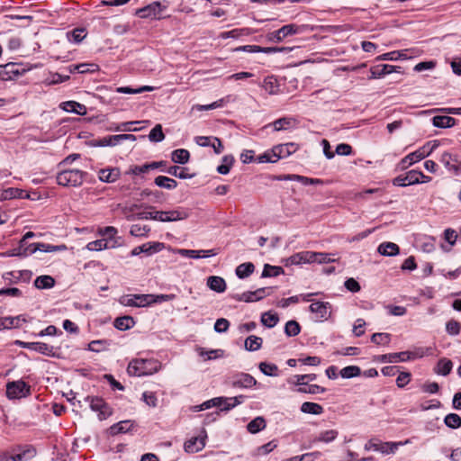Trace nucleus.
Listing matches in <instances>:
<instances>
[{
    "mask_svg": "<svg viewBox=\"0 0 461 461\" xmlns=\"http://www.w3.org/2000/svg\"><path fill=\"white\" fill-rule=\"evenodd\" d=\"M161 367V363L157 359L136 358L129 363L127 373L131 376L151 375L158 372Z\"/></svg>",
    "mask_w": 461,
    "mask_h": 461,
    "instance_id": "f257e3e1",
    "label": "nucleus"
},
{
    "mask_svg": "<svg viewBox=\"0 0 461 461\" xmlns=\"http://www.w3.org/2000/svg\"><path fill=\"white\" fill-rule=\"evenodd\" d=\"M85 177V172L79 169L63 170L57 175V183L63 186H78Z\"/></svg>",
    "mask_w": 461,
    "mask_h": 461,
    "instance_id": "f03ea898",
    "label": "nucleus"
},
{
    "mask_svg": "<svg viewBox=\"0 0 461 461\" xmlns=\"http://www.w3.org/2000/svg\"><path fill=\"white\" fill-rule=\"evenodd\" d=\"M167 2H153L137 10L136 14L140 18L161 19L164 12L167 9Z\"/></svg>",
    "mask_w": 461,
    "mask_h": 461,
    "instance_id": "7ed1b4c3",
    "label": "nucleus"
},
{
    "mask_svg": "<svg viewBox=\"0 0 461 461\" xmlns=\"http://www.w3.org/2000/svg\"><path fill=\"white\" fill-rule=\"evenodd\" d=\"M290 155L291 151L287 150L286 146L279 144L259 155L256 160L258 163H276L279 159L285 158Z\"/></svg>",
    "mask_w": 461,
    "mask_h": 461,
    "instance_id": "20e7f679",
    "label": "nucleus"
},
{
    "mask_svg": "<svg viewBox=\"0 0 461 461\" xmlns=\"http://www.w3.org/2000/svg\"><path fill=\"white\" fill-rule=\"evenodd\" d=\"M424 352L422 348L418 349L416 352L402 351L399 353H389L380 356V361L384 363H395V362H405L412 360L417 357H422Z\"/></svg>",
    "mask_w": 461,
    "mask_h": 461,
    "instance_id": "39448f33",
    "label": "nucleus"
},
{
    "mask_svg": "<svg viewBox=\"0 0 461 461\" xmlns=\"http://www.w3.org/2000/svg\"><path fill=\"white\" fill-rule=\"evenodd\" d=\"M272 292L273 288L271 287H262L254 292H244L240 294H235L233 298L238 302L253 303L270 295Z\"/></svg>",
    "mask_w": 461,
    "mask_h": 461,
    "instance_id": "423d86ee",
    "label": "nucleus"
},
{
    "mask_svg": "<svg viewBox=\"0 0 461 461\" xmlns=\"http://www.w3.org/2000/svg\"><path fill=\"white\" fill-rule=\"evenodd\" d=\"M30 394V386L23 381L10 382L6 385V395L10 399H20Z\"/></svg>",
    "mask_w": 461,
    "mask_h": 461,
    "instance_id": "0eeeda50",
    "label": "nucleus"
},
{
    "mask_svg": "<svg viewBox=\"0 0 461 461\" xmlns=\"http://www.w3.org/2000/svg\"><path fill=\"white\" fill-rule=\"evenodd\" d=\"M152 294H128L120 298L124 306L144 307L151 304Z\"/></svg>",
    "mask_w": 461,
    "mask_h": 461,
    "instance_id": "6e6552de",
    "label": "nucleus"
},
{
    "mask_svg": "<svg viewBox=\"0 0 461 461\" xmlns=\"http://www.w3.org/2000/svg\"><path fill=\"white\" fill-rule=\"evenodd\" d=\"M330 308L331 304L329 302L315 301L311 303L309 310L315 314L317 321H323L330 317Z\"/></svg>",
    "mask_w": 461,
    "mask_h": 461,
    "instance_id": "1a4fd4ad",
    "label": "nucleus"
},
{
    "mask_svg": "<svg viewBox=\"0 0 461 461\" xmlns=\"http://www.w3.org/2000/svg\"><path fill=\"white\" fill-rule=\"evenodd\" d=\"M86 401L89 402L92 411L98 412L100 420H105L112 414L110 407L99 397H86Z\"/></svg>",
    "mask_w": 461,
    "mask_h": 461,
    "instance_id": "9d476101",
    "label": "nucleus"
},
{
    "mask_svg": "<svg viewBox=\"0 0 461 461\" xmlns=\"http://www.w3.org/2000/svg\"><path fill=\"white\" fill-rule=\"evenodd\" d=\"M165 248V244L158 241L146 242L140 246L135 247L131 251L132 257L139 256L141 253L147 256H151L155 253L161 251Z\"/></svg>",
    "mask_w": 461,
    "mask_h": 461,
    "instance_id": "9b49d317",
    "label": "nucleus"
},
{
    "mask_svg": "<svg viewBox=\"0 0 461 461\" xmlns=\"http://www.w3.org/2000/svg\"><path fill=\"white\" fill-rule=\"evenodd\" d=\"M207 438L205 430L197 437H193L185 442L184 449L186 453L193 454L201 451L205 447Z\"/></svg>",
    "mask_w": 461,
    "mask_h": 461,
    "instance_id": "f8f14e48",
    "label": "nucleus"
},
{
    "mask_svg": "<svg viewBox=\"0 0 461 461\" xmlns=\"http://www.w3.org/2000/svg\"><path fill=\"white\" fill-rule=\"evenodd\" d=\"M158 217L159 218V221H182L189 217V211L185 208H178L167 212L160 211V213Z\"/></svg>",
    "mask_w": 461,
    "mask_h": 461,
    "instance_id": "ddd939ff",
    "label": "nucleus"
},
{
    "mask_svg": "<svg viewBox=\"0 0 461 461\" xmlns=\"http://www.w3.org/2000/svg\"><path fill=\"white\" fill-rule=\"evenodd\" d=\"M439 160L449 172L454 175L461 174V162L457 159L456 156L449 152H444Z\"/></svg>",
    "mask_w": 461,
    "mask_h": 461,
    "instance_id": "4468645a",
    "label": "nucleus"
},
{
    "mask_svg": "<svg viewBox=\"0 0 461 461\" xmlns=\"http://www.w3.org/2000/svg\"><path fill=\"white\" fill-rule=\"evenodd\" d=\"M298 122L294 117H282L265 126L266 129L272 127L274 131H287L296 127Z\"/></svg>",
    "mask_w": 461,
    "mask_h": 461,
    "instance_id": "2eb2a0df",
    "label": "nucleus"
},
{
    "mask_svg": "<svg viewBox=\"0 0 461 461\" xmlns=\"http://www.w3.org/2000/svg\"><path fill=\"white\" fill-rule=\"evenodd\" d=\"M37 454L33 446L26 445L19 447V453L10 455L5 458V461H27L34 457Z\"/></svg>",
    "mask_w": 461,
    "mask_h": 461,
    "instance_id": "dca6fc26",
    "label": "nucleus"
},
{
    "mask_svg": "<svg viewBox=\"0 0 461 461\" xmlns=\"http://www.w3.org/2000/svg\"><path fill=\"white\" fill-rule=\"evenodd\" d=\"M298 27L295 24H287L267 35L270 41L280 42L285 37L297 33Z\"/></svg>",
    "mask_w": 461,
    "mask_h": 461,
    "instance_id": "f3484780",
    "label": "nucleus"
},
{
    "mask_svg": "<svg viewBox=\"0 0 461 461\" xmlns=\"http://www.w3.org/2000/svg\"><path fill=\"white\" fill-rule=\"evenodd\" d=\"M231 386L235 388H251L257 384V380L247 373H240L231 379Z\"/></svg>",
    "mask_w": 461,
    "mask_h": 461,
    "instance_id": "a211bd4d",
    "label": "nucleus"
},
{
    "mask_svg": "<svg viewBox=\"0 0 461 461\" xmlns=\"http://www.w3.org/2000/svg\"><path fill=\"white\" fill-rule=\"evenodd\" d=\"M97 176L104 183H114L120 178L121 170L119 167L102 168L97 172Z\"/></svg>",
    "mask_w": 461,
    "mask_h": 461,
    "instance_id": "6ab92c4d",
    "label": "nucleus"
},
{
    "mask_svg": "<svg viewBox=\"0 0 461 461\" xmlns=\"http://www.w3.org/2000/svg\"><path fill=\"white\" fill-rule=\"evenodd\" d=\"M400 67H395L389 64H382L377 65L373 68H371V78H380L385 75L391 74L393 72H401Z\"/></svg>",
    "mask_w": 461,
    "mask_h": 461,
    "instance_id": "aec40b11",
    "label": "nucleus"
},
{
    "mask_svg": "<svg viewBox=\"0 0 461 461\" xmlns=\"http://www.w3.org/2000/svg\"><path fill=\"white\" fill-rule=\"evenodd\" d=\"M416 170H410L405 175L398 176L393 178V185L396 186H407L411 185L419 184V180L417 177Z\"/></svg>",
    "mask_w": 461,
    "mask_h": 461,
    "instance_id": "412c9836",
    "label": "nucleus"
},
{
    "mask_svg": "<svg viewBox=\"0 0 461 461\" xmlns=\"http://www.w3.org/2000/svg\"><path fill=\"white\" fill-rule=\"evenodd\" d=\"M67 249V246L65 244L61 245H51L47 243H33L30 245V252L34 253L35 251L41 252H57V251H64Z\"/></svg>",
    "mask_w": 461,
    "mask_h": 461,
    "instance_id": "4be33fe9",
    "label": "nucleus"
},
{
    "mask_svg": "<svg viewBox=\"0 0 461 461\" xmlns=\"http://www.w3.org/2000/svg\"><path fill=\"white\" fill-rule=\"evenodd\" d=\"M25 71V69L20 70L16 64L9 63L5 66L4 70L0 73V77L3 80H13L23 75Z\"/></svg>",
    "mask_w": 461,
    "mask_h": 461,
    "instance_id": "5701e85b",
    "label": "nucleus"
},
{
    "mask_svg": "<svg viewBox=\"0 0 461 461\" xmlns=\"http://www.w3.org/2000/svg\"><path fill=\"white\" fill-rule=\"evenodd\" d=\"M313 252L312 251H302L296 254H294L290 258H287V263L290 265H300L305 263H313L312 259Z\"/></svg>",
    "mask_w": 461,
    "mask_h": 461,
    "instance_id": "b1692460",
    "label": "nucleus"
},
{
    "mask_svg": "<svg viewBox=\"0 0 461 461\" xmlns=\"http://www.w3.org/2000/svg\"><path fill=\"white\" fill-rule=\"evenodd\" d=\"M285 50V48L279 47H260L258 45H244L237 49V50H243L247 52H262V53H276L282 52Z\"/></svg>",
    "mask_w": 461,
    "mask_h": 461,
    "instance_id": "393cba45",
    "label": "nucleus"
},
{
    "mask_svg": "<svg viewBox=\"0 0 461 461\" xmlns=\"http://www.w3.org/2000/svg\"><path fill=\"white\" fill-rule=\"evenodd\" d=\"M410 443V439H406L405 441L399 442H382L380 441L378 452L383 455H390L394 454L399 447L404 446Z\"/></svg>",
    "mask_w": 461,
    "mask_h": 461,
    "instance_id": "a878e982",
    "label": "nucleus"
},
{
    "mask_svg": "<svg viewBox=\"0 0 461 461\" xmlns=\"http://www.w3.org/2000/svg\"><path fill=\"white\" fill-rule=\"evenodd\" d=\"M377 251L379 254L384 257H393L400 253V248L397 244L390 241L382 242Z\"/></svg>",
    "mask_w": 461,
    "mask_h": 461,
    "instance_id": "bb28decb",
    "label": "nucleus"
},
{
    "mask_svg": "<svg viewBox=\"0 0 461 461\" xmlns=\"http://www.w3.org/2000/svg\"><path fill=\"white\" fill-rule=\"evenodd\" d=\"M60 107L68 113H73L78 115H85L87 112L86 107L84 104L76 101L63 102L60 104Z\"/></svg>",
    "mask_w": 461,
    "mask_h": 461,
    "instance_id": "cd10ccee",
    "label": "nucleus"
},
{
    "mask_svg": "<svg viewBox=\"0 0 461 461\" xmlns=\"http://www.w3.org/2000/svg\"><path fill=\"white\" fill-rule=\"evenodd\" d=\"M432 124L437 128H450L456 124V119L447 115H437L432 118Z\"/></svg>",
    "mask_w": 461,
    "mask_h": 461,
    "instance_id": "c85d7f7f",
    "label": "nucleus"
},
{
    "mask_svg": "<svg viewBox=\"0 0 461 461\" xmlns=\"http://www.w3.org/2000/svg\"><path fill=\"white\" fill-rule=\"evenodd\" d=\"M87 35L85 28H76L66 33L67 40L75 44L80 43Z\"/></svg>",
    "mask_w": 461,
    "mask_h": 461,
    "instance_id": "c756f323",
    "label": "nucleus"
},
{
    "mask_svg": "<svg viewBox=\"0 0 461 461\" xmlns=\"http://www.w3.org/2000/svg\"><path fill=\"white\" fill-rule=\"evenodd\" d=\"M338 435H339V432L336 429H329V430L321 431L318 434V436H316L312 439V443L322 442V443L328 444V443L334 441L337 438Z\"/></svg>",
    "mask_w": 461,
    "mask_h": 461,
    "instance_id": "7c9ffc66",
    "label": "nucleus"
},
{
    "mask_svg": "<svg viewBox=\"0 0 461 461\" xmlns=\"http://www.w3.org/2000/svg\"><path fill=\"white\" fill-rule=\"evenodd\" d=\"M207 285L211 290L217 293H223L226 290L225 280L221 276H212L208 277Z\"/></svg>",
    "mask_w": 461,
    "mask_h": 461,
    "instance_id": "2f4dec72",
    "label": "nucleus"
},
{
    "mask_svg": "<svg viewBox=\"0 0 461 461\" xmlns=\"http://www.w3.org/2000/svg\"><path fill=\"white\" fill-rule=\"evenodd\" d=\"M25 321L23 316L5 317L1 319L0 328L12 329L19 328Z\"/></svg>",
    "mask_w": 461,
    "mask_h": 461,
    "instance_id": "473e14b6",
    "label": "nucleus"
},
{
    "mask_svg": "<svg viewBox=\"0 0 461 461\" xmlns=\"http://www.w3.org/2000/svg\"><path fill=\"white\" fill-rule=\"evenodd\" d=\"M421 159H423V158L419 149H417L404 157L400 161L399 166L402 169H405L408 167L411 166L412 164L420 161Z\"/></svg>",
    "mask_w": 461,
    "mask_h": 461,
    "instance_id": "72a5a7b5",
    "label": "nucleus"
},
{
    "mask_svg": "<svg viewBox=\"0 0 461 461\" xmlns=\"http://www.w3.org/2000/svg\"><path fill=\"white\" fill-rule=\"evenodd\" d=\"M190 153L187 149H178L171 153V160L174 163L186 164L189 161Z\"/></svg>",
    "mask_w": 461,
    "mask_h": 461,
    "instance_id": "f704fd0d",
    "label": "nucleus"
},
{
    "mask_svg": "<svg viewBox=\"0 0 461 461\" xmlns=\"http://www.w3.org/2000/svg\"><path fill=\"white\" fill-rule=\"evenodd\" d=\"M255 270V266L251 262L242 263L236 267L235 273L236 276L244 279L249 276Z\"/></svg>",
    "mask_w": 461,
    "mask_h": 461,
    "instance_id": "c9c22d12",
    "label": "nucleus"
},
{
    "mask_svg": "<svg viewBox=\"0 0 461 461\" xmlns=\"http://www.w3.org/2000/svg\"><path fill=\"white\" fill-rule=\"evenodd\" d=\"M245 399L244 395H238L234 397H224L222 407L221 408V411H228L237 405L243 402Z\"/></svg>",
    "mask_w": 461,
    "mask_h": 461,
    "instance_id": "e433bc0d",
    "label": "nucleus"
},
{
    "mask_svg": "<svg viewBox=\"0 0 461 461\" xmlns=\"http://www.w3.org/2000/svg\"><path fill=\"white\" fill-rule=\"evenodd\" d=\"M38 289H50L55 285V279L50 276H40L34 280Z\"/></svg>",
    "mask_w": 461,
    "mask_h": 461,
    "instance_id": "4c0bfd02",
    "label": "nucleus"
},
{
    "mask_svg": "<svg viewBox=\"0 0 461 461\" xmlns=\"http://www.w3.org/2000/svg\"><path fill=\"white\" fill-rule=\"evenodd\" d=\"M134 320L131 316L118 317L114 320V327L120 330H127L133 327Z\"/></svg>",
    "mask_w": 461,
    "mask_h": 461,
    "instance_id": "58836bf2",
    "label": "nucleus"
},
{
    "mask_svg": "<svg viewBox=\"0 0 461 461\" xmlns=\"http://www.w3.org/2000/svg\"><path fill=\"white\" fill-rule=\"evenodd\" d=\"M154 183L158 186L167 190L175 189L177 186V182L175 179L164 176H157L154 180Z\"/></svg>",
    "mask_w": 461,
    "mask_h": 461,
    "instance_id": "ea45409f",
    "label": "nucleus"
},
{
    "mask_svg": "<svg viewBox=\"0 0 461 461\" xmlns=\"http://www.w3.org/2000/svg\"><path fill=\"white\" fill-rule=\"evenodd\" d=\"M453 367L452 361L447 358H441L438 360L437 366L435 367V372L438 375H447Z\"/></svg>",
    "mask_w": 461,
    "mask_h": 461,
    "instance_id": "a19ab883",
    "label": "nucleus"
},
{
    "mask_svg": "<svg viewBox=\"0 0 461 461\" xmlns=\"http://www.w3.org/2000/svg\"><path fill=\"white\" fill-rule=\"evenodd\" d=\"M301 411L303 413L320 415L323 412V407L315 402H305L301 405Z\"/></svg>",
    "mask_w": 461,
    "mask_h": 461,
    "instance_id": "79ce46f5",
    "label": "nucleus"
},
{
    "mask_svg": "<svg viewBox=\"0 0 461 461\" xmlns=\"http://www.w3.org/2000/svg\"><path fill=\"white\" fill-rule=\"evenodd\" d=\"M263 87L269 95H276L279 91L277 79L273 76L264 79Z\"/></svg>",
    "mask_w": 461,
    "mask_h": 461,
    "instance_id": "37998d69",
    "label": "nucleus"
},
{
    "mask_svg": "<svg viewBox=\"0 0 461 461\" xmlns=\"http://www.w3.org/2000/svg\"><path fill=\"white\" fill-rule=\"evenodd\" d=\"M132 426H133V422L131 420H122V421H119L118 423L113 425L110 428V430H111L112 434L126 433L129 430H131Z\"/></svg>",
    "mask_w": 461,
    "mask_h": 461,
    "instance_id": "c03bdc74",
    "label": "nucleus"
},
{
    "mask_svg": "<svg viewBox=\"0 0 461 461\" xmlns=\"http://www.w3.org/2000/svg\"><path fill=\"white\" fill-rule=\"evenodd\" d=\"M262 339L254 335L249 336L245 340V348L249 351L258 350L262 346Z\"/></svg>",
    "mask_w": 461,
    "mask_h": 461,
    "instance_id": "a18cd8bd",
    "label": "nucleus"
},
{
    "mask_svg": "<svg viewBox=\"0 0 461 461\" xmlns=\"http://www.w3.org/2000/svg\"><path fill=\"white\" fill-rule=\"evenodd\" d=\"M30 350L39 352L41 354L50 356L53 352V347L43 342H32Z\"/></svg>",
    "mask_w": 461,
    "mask_h": 461,
    "instance_id": "49530a36",
    "label": "nucleus"
},
{
    "mask_svg": "<svg viewBox=\"0 0 461 461\" xmlns=\"http://www.w3.org/2000/svg\"><path fill=\"white\" fill-rule=\"evenodd\" d=\"M197 352L200 357H203L204 360H212L219 358L222 356L223 351L221 349H210L206 350L203 348H199Z\"/></svg>",
    "mask_w": 461,
    "mask_h": 461,
    "instance_id": "de8ad7c7",
    "label": "nucleus"
},
{
    "mask_svg": "<svg viewBox=\"0 0 461 461\" xmlns=\"http://www.w3.org/2000/svg\"><path fill=\"white\" fill-rule=\"evenodd\" d=\"M265 427L266 421L264 418L257 417L248 424L247 429L250 433L255 434L264 429Z\"/></svg>",
    "mask_w": 461,
    "mask_h": 461,
    "instance_id": "09e8293b",
    "label": "nucleus"
},
{
    "mask_svg": "<svg viewBox=\"0 0 461 461\" xmlns=\"http://www.w3.org/2000/svg\"><path fill=\"white\" fill-rule=\"evenodd\" d=\"M154 87L149 86H140L139 88H131L130 86H120L116 88V92L120 94H140L143 92L153 91Z\"/></svg>",
    "mask_w": 461,
    "mask_h": 461,
    "instance_id": "8fccbe9b",
    "label": "nucleus"
},
{
    "mask_svg": "<svg viewBox=\"0 0 461 461\" xmlns=\"http://www.w3.org/2000/svg\"><path fill=\"white\" fill-rule=\"evenodd\" d=\"M279 321L277 314L272 313L270 312H264L261 315V322L264 326L267 328L275 327Z\"/></svg>",
    "mask_w": 461,
    "mask_h": 461,
    "instance_id": "3c124183",
    "label": "nucleus"
},
{
    "mask_svg": "<svg viewBox=\"0 0 461 461\" xmlns=\"http://www.w3.org/2000/svg\"><path fill=\"white\" fill-rule=\"evenodd\" d=\"M439 145V140H435L426 142L422 147H420L418 149L420 152L422 158H425L426 157L429 156Z\"/></svg>",
    "mask_w": 461,
    "mask_h": 461,
    "instance_id": "603ef678",
    "label": "nucleus"
},
{
    "mask_svg": "<svg viewBox=\"0 0 461 461\" xmlns=\"http://www.w3.org/2000/svg\"><path fill=\"white\" fill-rule=\"evenodd\" d=\"M335 254L313 252L312 259L313 262L320 264L336 262L338 258H334Z\"/></svg>",
    "mask_w": 461,
    "mask_h": 461,
    "instance_id": "864d4df0",
    "label": "nucleus"
},
{
    "mask_svg": "<svg viewBox=\"0 0 461 461\" xmlns=\"http://www.w3.org/2000/svg\"><path fill=\"white\" fill-rule=\"evenodd\" d=\"M258 367H259V370L266 375H268V376H277L278 375V367L275 364L261 362L259 364Z\"/></svg>",
    "mask_w": 461,
    "mask_h": 461,
    "instance_id": "5fc2aeb1",
    "label": "nucleus"
},
{
    "mask_svg": "<svg viewBox=\"0 0 461 461\" xmlns=\"http://www.w3.org/2000/svg\"><path fill=\"white\" fill-rule=\"evenodd\" d=\"M361 369L357 366H348L340 370V375L343 378L349 379L360 375Z\"/></svg>",
    "mask_w": 461,
    "mask_h": 461,
    "instance_id": "6e6d98bb",
    "label": "nucleus"
},
{
    "mask_svg": "<svg viewBox=\"0 0 461 461\" xmlns=\"http://www.w3.org/2000/svg\"><path fill=\"white\" fill-rule=\"evenodd\" d=\"M167 173H168L171 176H174L176 177H178L180 179H187L191 178L193 176L189 175L186 172V168L180 167L178 166H172L167 170Z\"/></svg>",
    "mask_w": 461,
    "mask_h": 461,
    "instance_id": "4d7b16f0",
    "label": "nucleus"
},
{
    "mask_svg": "<svg viewBox=\"0 0 461 461\" xmlns=\"http://www.w3.org/2000/svg\"><path fill=\"white\" fill-rule=\"evenodd\" d=\"M283 268L281 267L270 266L266 264L262 272V277L277 276L283 274Z\"/></svg>",
    "mask_w": 461,
    "mask_h": 461,
    "instance_id": "13d9d810",
    "label": "nucleus"
},
{
    "mask_svg": "<svg viewBox=\"0 0 461 461\" xmlns=\"http://www.w3.org/2000/svg\"><path fill=\"white\" fill-rule=\"evenodd\" d=\"M444 422L451 429H457L461 426V417L456 413H449L445 417Z\"/></svg>",
    "mask_w": 461,
    "mask_h": 461,
    "instance_id": "bf43d9fd",
    "label": "nucleus"
},
{
    "mask_svg": "<svg viewBox=\"0 0 461 461\" xmlns=\"http://www.w3.org/2000/svg\"><path fill=\"white\" fill-rule=\"evenodd\" d=\"M149 139L152 142H160L165 139V135L162 131V126L157 124L149 132Z\"/></svg>",
    "mask_w": 461,
    "mask_h": 461,
    "instance_id": "052dcab7",
    "label": "nucleus"
},
{
    "mask_svg": "<svg viewBox=\"0 0 461 461\" xmlns=\"http://www.w3.org/2000/svg\"><path fill=\"white\" fill-rule=\"evenodd\" d=\"M233 158L231 156H224L222 158V164L217 167V172L221 175H226L233 164Z\"/></svg>",
    "mask_w": 461,
    "mask_h": 461,
    "instance_id": "680f3d73",
    "label": "nucleus"
},
{
    "mask_svg": "<svg viewBox=\"0 0 461 461\" xmlns=\"http://www.w3.org/2000/svg\"><path fill=\"white\" fill-rule=\"evenodd\" d=\"M224 104H225V99L221 98V99H219V100H217L210 104H206V105L195 104L193 106L192 110L208 111V110H212V109L222 107Z\"/></svg>",
    "mask_w": 461,
    "mask_h": 461,
    "instance_id": "e2e57ef3",
    "label": "nucleus"
},
{
    "mask_svg": "<svg viewBox=\"0 0 461 461\" xmlns=\"http://www.w3.org/2000/svg\"><path fill=\"white\" fill-rule=\"evenodd\" d=\"M108 248L107 240L101 239L87 243L86 249L90 251H100Z\"/></svg>",
    "mask_w": 461,
    "mask_h": 461,
    "instance_id": "0e129e2a",
    "label": "nucleus"
},
{
    "mask_svg": "<svg viewBox=\"0 0 461 461\" xmlns=\"http://www.w3.org/2000/svg\"><path fill=\"white\" fill-rule=\"evenodd\" d=\"M276 447H277V443L276 442V440H271V441L267 442V444L258 447L255 451V455L256 456L267 455L270 452H272L275 448H276Z\"/></svg>",
    "mask_w": 461,
    "mask_h": 461,
    "instance_id": "69168bd1",
    "label": "nucleus"
},
{
    "mask_svg": "<svg viewBox=\"0 0 461 461\" xmlns=\"http://www.w3.org/2000/svg\"><path fill=\"white\" fill-rule=\"evenodd\" d=\"M301 328L297 321H289L285 327V332L289 337L296 336L300 333Z\"/></svg>",
    "mask_w": 461,
    "mask_h": 461,
    "instance_id": "338daca9",
    "label": "nucleus"
},
{
    "mask_svg": "<svg viewBox=\"0 0 461 461\" xmlns=\"http://www.w3.org/2000/svg\"><path fill=\"white\" fill-rule=\"evenodd\" d=\"M391 340V335L388 333H374L371 341L377 345H388Z\"/></svg>",
    "mask_w": 461,
    "mask_h": 461,
    "instance_id": "774afa93",
    "label": "nucleus"
}]
</instances>
